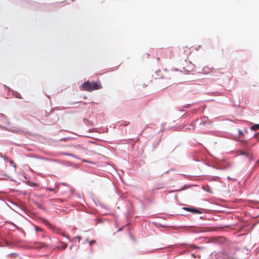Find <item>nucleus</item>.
Returning a JSON list of instances; mask_svg holds the SVG:
<instances>
[{"label":"nucleus","mask_w":259,"mask_h":259,"mask_svg":"<svg viewBox=\"0 0 259 259\" xmlns=\"http://www.w3.org/2000/svg\"><path fill=\"white\" fill-rule=\"evenodd\" d=\"M256 130H259V123L254 124L250 127V130L251 131H254Z\"/></svg>","instance_id":"2f4dec72"},{"label":"nucleus","mask_w":259,"mask_h":259,"mask_svg":"<svg viewBox=\"0 0 259 259\" xmlns=\"http://www.w3.org/2000/svg\"><path fill=\"white\" fill-rule=\"evenodd\" d=\"M175 199L176 201H178V195H177V194H175Z\"/></svg>","instance_id":"4d7b16f0"},{"label":"nucleus","mask_w":259,"mask_h":259,"mask_svg":"<svg viewBox=\"0 0 259 259\" xmlns=\"http://www.w3.org/2000/svg\"><path fill=\"white\" fill-rule=\"evenodd\" d=\"M94 220L95 221L97 222L98 223H103L104 222L103 220H102L101 219L97 218L94 219Z\"/></svg>","instance_id":"79ce46f5"},{"label":"nucleus","mask_w":259,"mask_h":259,"mask_svg":"<svg viewBox=\"0 0 259 259\" xmlns=\"http://www.w3.org/2000/svg\"><path fill=\"white\" fill-rule=\"evenodd\" d=\"M191 248L196 250L195 252H193V250L186 252V257L190 258L193 257L195 258L198 257V258L201 257V254L199 253H197L198 251H203L205 250V247L203 246H198L194 244H191L189 245Z\"/></svg>","instance_id":"20e7f679"},{"label":"nucleus","mask_w":259,"mask_h":259,"mask_svg":"<svg viewBox=\"0 0 259 259\" xmlns=\"http://www.w3.org/2000/svg\"><path fill=\"white\" fill-rule=\"evenodd\" d=\"M179 110L181 112H184V111H185V109L183 108V107H182L179 108Z\"/></svg>","instance_id":"5fc2aeb1"},{"label":"nucleus","mask_w":259,"mask_h":259,"mask_svg":"<svg viewBox=\"0 0 259 259\" xmlns=\"http://www.w3.org/2000/svg\"><path fill=\"white\" fill-rule=\"evenodd\" d=\"M207 179L209 181H218L219 182H220L222 178L218 176H207Z\"/></svg>","instance_id":"412c9836"},{"label":"nucleus","mask_w":259,"mask_h":259,"mask_svg":"<svg viewBox=\"0 0 259 259\" xmlns=\"http://www.w3.org/2000/svg\"><path fill=\"white\" fill-rule=\"evenodd\" d=\"M12 95L13 97L17 99L22 98L21 94L19 92L15 91H13V92H12Z\"/></svg>","instance_id":"c85d7f7f"},{"label":"nucleus","mask_w":259,"mask_h":259,"mask_svg":"<svg viewBox=\"0 0 259 259\" xmlns=\"http://www.w3.org/2000/svg\"><path fill=\"white\" fill-rule=\"evenodd\" d=\"M152 224L154 225V226L155 227H156L157 228H165L166 227V225H163V224H161L160 223H157L155 222H153Z\"/></svg>","instance_id":"cd10ccee"},{"label":"nucleus","mask_w":259,"mask_h":259,"mask_svg":"<svg viewBox=\"0 0 259 259\" xmlns=\"http://www.w3.org/2000/svg\"><path fill=\"white\" fill-rule=\"evenodd\" d=\"M182 228L183 231L186 232L200 233L206 232L203 228H197L194 226H182Z\"/></svg>","instance_id":"6e6552de"},{"label":"nucleus","mask_w":259,"mask_h":259,"mask_svg":"<svg viewBox=\"0 0 259 259\" xmlns=\"http://www.w3.org/2000/svg\"><path fill=\"white\" fill-rule=\"evenodd\" d=\"M172 70L175 71H179V69L177 68H175L174 69H172Z\"/></svg>","instance_id":"13d9d810"},{"label":"nucleus","mask_w":259,"mask_h":259,"mask_svg":"<svg viewBox=\"0 0 259 259\" xmlns=\"http://www.w3.org/2000/svg\"><path fill=\"white\" fill-rule=\"evenodd\" d=\"M5 246L7 247H16L21 248L27 249L29 247L23 241L17 238H11L6 241Z\"/></svg>","instance_id":"7ed1b4c3"},{"label":"nucleus","mask_w":259,"mask_h":259,"mask_svg":"<svg viewBox=\"0 0 259 259\" xmlns=\"http://www.w3.org/2000/svg\"><path fill=\"white\" fill-rule=\"evenodd\" d=\"M0 157L3 158V159H5V157L3 155L2 153L0 152Z\"/></svg>","instance_id":"6e6d98bb"},{"label":"nucleus","mask_w":259,"mask_h":259,"mask_svg":"<svg viewBox=\"0 0 259 259\" xmlns=\"http://www.w3.org/2000/svg\"><path fill=\"white\" fill-rule=\"evenodd\" d=\"M17 192H19L20 194H23L24 192L20 191V190H16Z\"/></svg>","instance_id":"680f3d73"},{"label":"nucleus","mask_w":259,"mask_h":259,"mask_svg":"<svg viewBox=\"0 0 259 259\" xmlns=\"http://www.w3.org/2000/svg\"><path fill=\"white\" fill-rule=\"evenodd\" d=\"M9 178L10 179V180H11V181H12V182H15V181H16V180H14V179H13V178H10V177Z\"/></svg>","instance_id":"338daca9"},{"label":"nucleus","mask_w":259,"mask_h":259,"mask_svg":"<svg viewBox=\"0 0 259 259\" xmlns=\"http://www.w3.org/2000/svg\"><path fill=\"white\" fill-rule=\"evenodd\" d=\"M60 154H61V155H66V156H71V157H74V158H75L78 159H81V158H80L79 157H78V156H77L76 155H74V154H73V153H69V152H61L60 153Z\"/></svg>","instance_id":"aec40b11"},{"label":"nucleus","mask_w":259,"mask_h":259,"mask_svg":"<svg viewBox=\"0 0 259 259\" xmlns=\"http://www.w3.org/2000/svg\"><path fill=\"white\" fill-rule=\"evenodd\" d=\"M70 191H71V194H73V193L75 192V190L71 189Z\"/></svg>","instance_id":"69168bd1"},{"label":"nucleus","mask_w":259,"mask_h":259,"mask_svg":"<svg viewBox=\"0 0 259 259\" xmlns=\"http://www.w3.org/2000/svg\"><path fill=\"white\" fill-rule=\"evenodd\" d=\"M255 136H256L257 141L254 142L253 140L249 141V140L251 139V138H249L248 139H246L247 141L244 142L246 143L245 145V147L248 151H251V148L256 144L257 142H259V132H255L253 135V137Z\"/></svg>","instance_id":"0eeeda50"},{"label":"nucleus","mask_w":259,"mask_h":259,"mask_svg":"<svg viewBox=\"0 0 259 259\" xmlns=\"http://www.w3.org/2000/svg\"><path fill=\"white\" fill-rule=\"evenodd\" d=\"M79 90L82 91L91 92L95 90L102 89V85L100 80L90 81L89 80L84 81L79 87Z\"/></svg>","instance_id":"f03ea898"},{"label":"nucleus","mask_w":259,"mask_h":259,"mask_svg":"<svg viewBox=\"0 0 259 259\" xmlns=\"http://www.w3.org/2000/svg\"><path fill=\"white\" fill-rule=\"evenodd\" d=\"M128 235L130 236V238L133 241H136V238L132 235V233H131V232H130L128 233Z\"/></svg>","instance_id":"37998d69"},{"label":"nucleus","mask_w":259,"mask_h":259,"mask_svg":"<svg viewBox=\"0 0 259 259\" xmlns=\"http://www.w3.org/2000/svg\"><path fill=\"white\" fill-rule=\"evenodd\" d=\"M5 224H9L10 225V227L9 228V229L12 231H15L17 230L19 232L21 233L24 234V231L23 230V229L19 226H18L17 225H16L14 223L11 221H6L5 222Z\"/></svg>","instance_id":"9d476101"},{"label":"nucleus","mask_w":259,"mask_h":259,"mask_svg":"<svg viewBox=\"0 0 259 259\" xmlns=\"http://www.w3.org/2000/svg\"><path fill=\"white\" fill-rule=\"evenodd\" d=\"M188 187H189V185L187 184H185L183 186H182L181 188H180L178 191L179 192L182 191L186 190Z\"/></svg>","instance_id":"e433bc0d"},{"label":"nucleus","mask_w":259,"mask_h":259,"mask_svg":"<svg viewBox=\"0 0 259 259\" xmlns=\"http://www.w3.org/2000/svg\"><path fill=\"white\" fill-rule=\"evenodd\" d=\"M206 69H210L211 71H212L213 70H214V68L213 67H211L210 69L208 67H207V66H205L204 67H203V68L202 69V73H204L205 74H207L208 73L206 72V71L205 70Z\"/></svg>","instance_id":"473e14b6"},{"label":"nucleus","mask_w":259,"mask_h":259,"mask_svg":"<svg viewBox=\"0 0 259 259\" xmlns=\"http://www.w3.org/2000/svg\"><path fill=\"white\" fill-rule=\"evenodd\" d=\"M80 146H81L80 145L77 144V145L75 146V148H78V147H80Z\"/></svg>","instance_id":"774afa93"},{"label":"nucleus","mask_w":259,"mask_h":259,"mask_svg":"<svg viewBox=\"0 0 259 259\" xmlns=\"http://www.w3.org/2000/svg\"><path fill=\"white\" fill-rule=\"evenodd\" d=\"M159 141L157 142H156L154 145H153V151H154L157 147V146L159 144Z\"/></svg>","instance_id":"49530a36"},{"label":"nucleus","mask_w":259,"mask_h":259,"mask_svg":"<svg viewBox=\"0 0 259 259\" xmlns=\"http://www.w3.org/2000/svg\"><path fill=\"white\" fill-rule=\"evenodd\" d=\"M60 231V230H59L58 229H57V232H57V233H58V234H59L61 235L62 236H63L64 237H65V238H66L68 239V240H69V241L70 242H72V243H73V242H74V239H72V238H71L70 237L69 235H63V234H62L60 233V232H59Z\"/></svg>","instance_id":"bb28decb"},{"label":"nucleus","mask_w":259,"mask_h":259,"mask_svg":"<svg viewBox=\"0 0 259 259\" xmlns=\"http://www.w3.org/2000/svg\"><path fill=\"white\" fill-rule=\"evenodd\" d=\"M194 121L201 128L203 127L209 128L212 125V121L206 116H203L200 118H196L194 120Z\"/></svg>","instance_id":"39448f33"},{"label":"nucleus","mask_w":259,"mask_h":259,"mask_svg":"<svg viewBox=\"0 0 259 259\" xmlns=\"http://www.w3.org/2000/svg\"><path fill=\"white\" fill-rule=\"evenodd\" d=\"M96 204L97 205L98 204L101 208H103L105 209H108V207L106 205L103 204V203H102L101 202H100L99 201L97 202V203H96Z\"/></svg>","instance_id":"72a5a7b5"},{"label":"nucleus","mask_w":259,"mask_h":259,"mask_svg":"<svg viewBox=\"0 0 259 259\" xmlns=\"http://www.w3.org/2000/svg\"><path fill=\"white\" fill-rule=\"evenodd\" d=\"M70 139H71L70 137H65V138H63L60 139V141H66V140H69Z\"/></svg>","instance_id":"c03bdc74"},{"label":"nucleus","mask_w":259,"mask_h":259,"mask_svg":"<svg viewBox=\"0 0 259 259\" xmlns=\"http://www.w3.org/2000/svg\"><path fill=\"white\" fill-rule=\"evenodd\" d=\"M83 121L84 122V123L87 126H89V127H92L94 126V123L89 120L87 118H84L83 119Z\"/></svg>","instance_id":"4be33fe9"},{"label":"nucleus","mask_w":259,"mask_h":259,"mask_svg":"<svg viewBox=\"0 0 259 259\" xmlns=\"http://www.w3.org/2000/svg\"><path fill=\"white\" fill-rule=\"evenodd\" d=\"M9 131L13 132V133H18L21 134H24L25 132L20 129L18 127H15V126H11L9 128Z\"/></svg>","instance_id":"a211bd4d"},{"label":"nucleus","mask_w":259,"mask_h":259,"mask_svg":"<svg viewBox=\"0 0 259 259\" xmlns=\"http://www.w3.org/2000/svg\"><path fill=\"white\" fill-rule=\"evenodd\" d=\"M128 123H129V122H127V121H123V120L120 121H119L115 125H114L113 128H115L116 126L117 125L126 126L128 124Z\"/></svg>","instance_id":"a878e982"},{"label":"nucleus","mask_w":259,"mask_h":259,"mask_svg":"<svg viewBox=\"0 0 259 259\" xmlns=\"http://www.w3.org/2000/svg\"><path fill=\"white\" fill-rule=\"evenodd\" d=\"M255 166L257 167L259 166V159L255 161Z\"/></svg>","instance_id":"3c124183"},{"label":"nucleus","mask_w":259,"mask_h":259,"mask_svg":"<svg viewBox=\"0 0 259 259\" xmlns=\"http://www.w3.org/2000/svg\"><path fill=\"white\" fill-rule=\"evenodd\" d=\"M145 200L147 201V202L149 203H152L154 201V198H150L148 197H147L145 198Z\"/></svg>","instance_id":"4c0bfd02"},{"label":"nucleus","mask_w":259,"mask_h":259,"mask_svg":"<svg viewBox=\"0 0 259 259\" xmlns=\"http://www.w3.org/2000/svg\"><path fill=\"white\" fill-rule=\"evenodd\" d=\"M182 209L195 214H199L203 213V208L196 207L192 205H187L186 206L182 207Z\"/></svg>","instance_id":"1a4fd4ad"},{"label":"nucleus","mask_w":259,"mask_h":259,"mask_svg":"<svg viewBox=\"0 0 259 259\" xmlns=\"http://www.w3.org/2000/svg\"><path fill=\"white\" fill-rule=\"evenodd\" d=\"M175 168H171L169 169L168 170H167V171L164 172L163 174H168L170 171H175Z\"/></svg>","instance_id":"de8ad7c7"},{"label":"nucleus","mask_w":259,"mask_h":259,"mask_svg":"<svg viewBox=\"0 0 259 259\" xmlns=\"http://www.w3.org/2000/svg\"><path fill=\"white\" fill-rule=\"evenodd\" d=\"M238 135H234L231 133H228L226 135V138L231 140H234L239 143H244L246 141V139H239V138L244 136V133L239 128L237 129Z\"/></svg>","instance_id":"423d86ee"},{"label":"nucleus","mask_w":259,"mask_h":259,"mask_svg":"<svg viewBox=\"0 0 259 259\" xmlns=\"http://www.w3.org/2000/svg\"><path fill=\"white\" fill-rule=\"evenodd\" d=\"M179 146V145H178L177 146H176L172 150H171V152H172L176 148H177L178 146Z\"/></svg>","instance_id":"e2e57ef3"},{"label":"nucleus","mask_w":259,"mask_h":259,"mask_svg":"<svg viewBox=\"0 0 259 259\" xmlns=\"http://www.w3.org/2000/svg\"><path fill=\"white\" fill-rule=\"evenodd\" d=\"M46 160L55 162L59 163L61 165H65V166H66L68 167L73 166L74 165V164L73 163H72L71 162H69L67 161H61L60 160L56 159H52V158H49V159Z\"/></svg>","instance_id":"9b49d317"},{"label":"nucleus","mask_w":259,"mask_h":259,"mask_svg":"<svg viewBox=\"0 0 259 259\" xmlns=\"http://www.w3.org/2000/svg\"><path fill=\"white\" fill-rule=\"evenodd\" d=\"M194 160L197 162H201L202 161L204 164L208 166L213 167V168L217 169H226L228 167H215L214 166H212V165L207 163L206 162H205L203 160H200L198 158H194Z\"/></svg>","instance_id":"f3484780"},{"label":"nucleus","mask_w":259,"mask_h":259,"mask_svg":"<svg viewBox=\"0 0 259 259\" xmlns=\"http://www.w3.org/2000/svg\"><path fill=\"white\" fill-rule=\"evenodd\" d=\"M243 132L244 133V134H245V133H248L247 128H245L244 129V132Z\"/></svg>","instance_id":"bf43d9fd"},{"label":"nucleus","mask_w":259,"mask_h":259,"mask_svg":"<svg viewBox=\"0 0 259 259\" xmlns=\"http://www.w3.org/2000/svg\"><path fill=\"white\" fill-rule=\"evenodd\" d=\"M194 66V64H193L191 62H189L186 66L187 68H186V67H183L184 74H188L190 72L193 71Z\"/></svg>","instance_id":"f8f14e48"},{"label":"nucleus","mask_w":259,"mask_h":259,"mask_svg":"<svg viewBox=\"0 0 259 259\" xmlns=\"http://www.w3.org/2000/svg\"><path fill=\"white\" fill-rule=\"evenodd\" d=\"M76 197L79 199H81V196L79 193L76 194Z\"/></svg>","instance_id":"864d4df0"},{"label":"nucleus","mask_w":259,"mask_h":259,"mask_svg":"<svg viewBox=\"0 0 259 259\" xmlns=\"http://www.w3.org/2000/svg\"><path fill=\"white\" fill-rule=\"evenodd\" d=\"M79 102H69L68 104L69 105H73L78 103Z\"/></svg>","instance_id":"8fccbe9b"},{"label":"nucleus","mask_w":259,"mask_h":259,"mask_svg":"<svg viewBox=\"0 0 259 259\" xmlns=\"http://www.w3.org/2000/svg\"><path fill=\"white\" fill-rule=\"evenodd\" d=\"M75 238L78 239V243L82 239L81 237L80 236H79V235H77Z\"/></svg>","instance_id":"09e8293b"},{"label":"nucleus","mask_w":259,"mask_h":259,"mask_svg":"<svg viewBox=\"0 0 259 259\" xmlns=\"http://www.w3.org/2000/svg\"><path fill=\"white\" fill-rule=\"evenodd\" d=\"M196 124L195 123V122L194 121V120L193 121H192L189 124V125L191 127H192V128L193 129L195 128V127H196Z\"/></svg>","instance_id":"ea45409f"},{"label":"nucleus","mask_w":259,"mask_h":259,"mask_svg":"<svg viewBox=\"0 0 259 259\" xmlns=\"http://www.w3.org/2000/svg\"><path fill=\"white\" fill-rule=\"evenodd\" d=\"M20 3L22 5H30L37 6L38 4L35 2L29 1V0H19Z\"/></svg>","instance_id":"2eb2a0df"},{"label":"nucleus","mask_w":259,"mask_h":259,"mask_svg":"<svg viewBox=\"0 0 259 259\" xmlns=\"http://www.w3.org/2000/svg\"><path fill=\"white\" fill-rule=\"evenodd\" d=\"M160 189V187H154L151 189L150 191L151 195L154 196L155 191Z\"/></svg>","instance_id":"f704fd0d"},{"label":"nucleus","mask_w":259,"mask_h":259,"mask_svg":"<svg viewBox=\"0 0 259 259\" xmlns=\"http://www.w3.org/2000/svg\"><path fill=\"white\" fill-rule=\"evenodd\" d=\"M86 242H88L89 243V244H91V243H95V241L94 240H90L89 239L87 238L86 239Z\"/></svg>","instance_id":"a18cd8bd"},{"label":"nucleus","mask_w":259,"mask_h":259,"mask_svg":"<svg viewBox=\"0 0 259 259\" xmlns=\"http://www.w3.org/2000/svg\"><path fill=\"white\" fill-rule=\"evenodd\" d=\"M34 229H35V231L36 232H40L43 233V231H42V229L39 228V227L35 226Z\"/></svg>","instance_id":"a19ab883"},{"label":"nucleus","mask_w":259,"mask_h":259,"mask_svg":"<svg viewBox=\"0 0 259 259\" xmlns=\"http://www.w3.org/2000/svg\"><path fill=\"white\" fill-rule=\"evenodd\" d=\"M176 248H177L175 246H174L173 245H170L167 247V251L169 253L171 252L172 251L176 249Z\"/></svg>","instance_id":"7c9ffc66"},{"label":"nucleus","mask_w":259,"mask_h":259,"mask_svg":"<svg viewBox=\"0 0 259 259\" xmlns=\"http://www.w3.org/2000/svg\"><path fill=\"white\" fill-rule=\"evenodd\" d=\"M8 256L10 258H16L18 257L19 259H22V258L20 256H19V255L16 252L10 253L9 254H8Z\"/></svg>","instance_id":"393cba45"},{"label":"nucleus","mask_w":259,"mask_h":259,"mask_svg":"<svg viewBox=\"0 0 259 259\" xmlns=\"http://www.w3.org/2000/svg\"><path fill=\"white\" fill-rule=\"evenodd\" d=\"M70 250H73V251H75L77 250V245L76 244H72L70 247Z\"/></svg>","instance_id":"58836bf2"},{"label":"nucleus","mask_w":259,"mask_h":259,"mask_svg":"<svg viewBox=\"0 0 259 259\" xmlns=\"http://www.w3.org/2000/svg\"><path fill=\"white\" fill-rule=\"evenodd\" d=\"M0 120L3 121V122L7 124H10V122L9 121L8 118L6 117V116L3 114V113H0Z\"/></svg>","instance_id":"6ab92c4d"},{"label":"nucleus","mask_w":259,"mask_h":259,"mask_svg":"<svg viewBox=\"0 0 259 259\" xmlns=\"http://www.w3.org/2000/svg\"><path fill=\"white\" fill-rule=\"evenodd\" d=\"M218 242L219 244L222 246L224 250L219 252L214 251L211 252L210 254V255H218L215 259H236L228 256V251L227 249L230 248L231 242L227 238L221 237L218 240Z\"/></svg>","instance_id":"f257e3e1"},{"label":"nucleus","mask_w":259,"mask_h":259,"mask_svg":"<svg viewBox=\"0 0 259 259\" xmlns=\"http://www.w3.org/2000/svg\"><path fill=\"white\" fill-rule=\"evenodd\" d=\"M198 103V102H193L192 103L187 104H186V105H185L184 106H183V108H184V109H185V108H189L192 106L195 105L196 104H197Z\"/></svg>","instance_id":"c756f323"},{"label":"nucleus","mask_w":259,"mask_h":259,"mask_svg":"<svg viewBox=\"0 0 259 259\" xmlns=\"http://www.w3.org/2000/svg\"><path fill=\"white\" fill-rule=\"evenodd\" d=\"M7 91H8V92H12V93L14 90H13L10 87H9L7 88Z\"/></svg>","instance_id":"603ef678"},{"label":"nucleus","mask_w":259,"mask_h":259,"mask_svg":"<svg viewBox=\"0 0 259 259\" xmlns=\"http://www.w3.org/2000/svg\"><path fill=\"white\" fill-rule=\"evenodd\" d=\"M122 230V228L120 227V228H118V230H117V232H120V231H121Z\"/></svg>","instance_id":"052dcab7"},{"label":"nucleus","mask_w":259,"mask_h":259,"mask_svg":"<svg viewBox=\"0 0 259 259\" xmlns=\"http://www.w3.org/2000/svg\"><path fill=\"white\" fill-rule=\"evenodd\" d=\"M202 188L204 191H205L207 193H209L210 194L212 193L211 188L208 185H203L202 186Z\"/></svg>","instance_id":"5701e85b"},{"label":"nucleus","mask_w":259,"mask_h":259,"mask_svg":"<svg viewBox=\"0 0 259 259\" xmlns=\"http://www.w3.org/2000/svg\"><path fill=\"white\" fill-rule=\"evenodd\" d=\"M82 160L85 162H87V163H91L90 162H89L88 160H84V159H82Z\"/></svg>","instance_id":"0e129e2a"},{"label":"nucleus","mask_w":259,"mask_h":259,"mask_svg":"<svg viewBox=\"0 0 259 259\" xmlns=\"http://www.w3.org/2000/svg\"><path fill=\"white\" fill-rule=\"evenodd\" d=\"M57 244L55 247L59 249H64L67 247V244L57 240Z\"/></svg>","instance_id":"dca6fc26"},{"label":"nucleus","mask_w":259,"mask_h":259,"mask_svg":"<svg viewBox=\"0 0 259 259\" xmlns=\"http://www.w3.org/2000/svg\"><path fill=\"white\" fill-rule=\"evenodd\" d=\"M25 155L27 157L42 159L44 160L49 159V158L42 157L32 153H28L26 154Z\"/></svg>","instance_id":"4468645a"},{"label":"nucleus","mask_w":259,"mask_h":259,"mask_svg":"<svg viewBox=\"0 0 259 259\" xmlns=\"http://www.w3.org/2000/svg\"><path fill=\"white\" fill-rule=\"evenodd\" d=\"M239 152L238 156H244L250 161H253L255 160V158L248 153L241 150H239Z\"/></svg>","instance_id":"ddd939ff"},{"label":"nucleus","mask_w":259,"mask_h":259,"mask_svg":"<svg viewBox=\"0 0 259 259\" xmlns=\"http://www.w3.org/2000/svg\"><path fill=\"white\" fill-rule=\"evenodd\" d=\"M23 177L27 182H29L30 181V178L27 174L24 173Z\"/></svg>","instance_id":"c9c22d12"},{"label":"nucleus","mask_w":259,"mask_h":259,"mask_svg":"<svg viewBox=\"0 0 259 259\" xmlns=\"http://www.w3.org/2000/svg\"><path fill=\"white\" fill-rule=\"evenodd\" d=\"M4 160L6 162H8L11 166H13L15 169H16V164L15 163L10 159L9 157H5Z\"/></svg>","instance_id":"b1692460"}]
</instances>
